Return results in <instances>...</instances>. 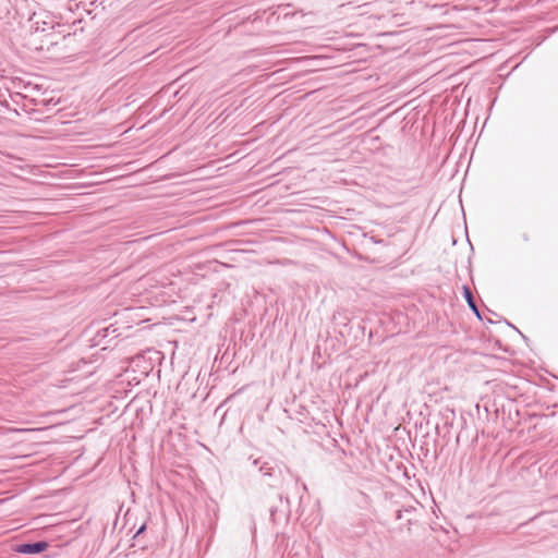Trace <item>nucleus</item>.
<instances>
[{
  "label": "nucleus",
  "instance_id": "nucleus-1",
  "mask_svg": "<svg viewBox=\"0 0 558 558\" xmlns=\"http://www.w3.org/2000/svg\"><path fill=\"white\" fill-rule=\"evenodd\" d=\"M248 461L253 470L258 472L264 478L267 480V484L275 487L277 483L282 478V469L280 464L270 457H250Z\"/></svg>",
  "mask_w": 558,
  "mask_h": 558
},
{
  "label": "nucleus",
  "instance_id": "nucleus-9",
  "mask_svg": "<svg viewBox=\"0 0 558 558\" xmlns=\"http://www.w3.org/2000/svg\"><path fill=\"white\" fill-rule=\"evenodd\" d=\"M403 517H404L403 508H402V509H398V510L396 511V519H397V520H401Z\"/></svg>",
  "mask_w": 558,
  "mask_h": 558
},
{
  "label": "nucleus",
  "instance_id": "nucleus-2",
  "mask_svg": "<svg viewBox=\"0 0 558 558\" xmlns=\"http://www.w3.org/2000/svg\"><path fill=\"white\" fill-rule=\"evenodd\" d=\"M15 87L16 88H22L24 89L25 92L29 93V94H23L21 92H16L14 93L13 95H11V98L12 100L16 104V105H20L21 100H24V102L22 104L21 108L22 110L28 112L31 110H33V108H31L29 106H48L50 104L52 105H57V102H53V99H46V98H36V97H33L31 94L35 90H39V86L36 85V84H32L31 82H24L22 80H20L17 83H14Z\"/></svg>",
  "mask_w": 558,
  "mask_h": 558
},
{
  "label": "nucleus",
  "instance_id": "nucleus-5",
  "mask_svg": "<svg viewBox=\"0 0 558 558\" xmlns=\"http://www.w3.org/2000/svg\"><path fill=\"white\" fill-rule=\"evenodd\" d=\"M48 546L49 543L47 541L21 543L15 545L14 551L23 555H38L45 551Z\"/></svg>",
  "mask_w": 558,
  "mask_h": 558
},
{
  "label": "nucleus",
  "instance_id": "nucleus-10",
  "mask_svg": "<svg viewBox=\"0 0 558 558\" xmlns=\"http://www.w3.org/2000/svg\"><path fill=\"white\" fill-rule=\"evenodd\" d=\"M507 325L510 326V328H513L514 330H517L523 338H525L518 329L517 327H514L512 324H510L509 322H507Z\"/></svg>",
  "mask_w": 558,
  "mask_h": 558
},
{
  "label": "nucleus",
  "instance_id": "nucleus-4",
  "mask_svg": "<svg viewBox=\"0 0 558 558\" xmlns=\"http://www.w3.org/2000/svg\"><path fill=\"white\" fill-rule=\"evenodd\" d=\"M121 335L119 331V328L114 325H109L105 328L99 329L96 335L93 337L92 345L98 347L104 345V349L107 348V344H109L112 340L118 338Z\"/></svg>",
  "mask_w": 558,
  "mask_h": 558
},
{
  "label": "nucleus",
  "instance_id": "nucleus-7",
  "mask_svg": "<svg viewBox=\"0 0 558 558\" xmlns=\"http://www.w3.org/2000/svg\"><path fill=\"white\" fill-rule=\"evenodd\" d=\"M147 529V524L146 522H143L140 527L136 530L135 534L133 535V538H136L137 536H140L141 534H143Z\"/></svg>",
  "mask_w": 558,
  "mask_h": 558
},
{
  "label": "nucleus",
  "instance_id": "nucleus-11",
  "mask_svg": "<svg viewBox=\"0 0 558 558\" xmlns=\"http://www.w3.org/2000/svg\"><path fill=\"white\" fill-rule=\"evenodd\" d=\"M372 240L376 244L383 243V240L375 239V236H372Z\"/></svg>",
  "mask_w": 558,
  "mask_h": 558
},
{
  "label": "nucleus",
  "instance_id": "nucleus-6",
  "mask_svg": "<svg viewBox=\"0 0 558 558\" xmlns=\"http://www.w3.org/2000/svg\"><path fill=\"white\" fill-rule=\"evenodd\" d=\"M462 290H463V298H464L465 302L468 303L470 310L473 312V314L477 318L482 319L480 310L476 305V302H475V299L473 296L471 289L468 286H463Z\"/></svg>",
  "mask_w": 558,
  "mask_h": 558
},
{
  "label": "nucleus",
  "instance_id": "nucleus-8",
  "mask_svg": "<svg viewBox=\"0 0 558 558\" xmlns=\"http://www.w3.org/2000/svg\"><path fill=\"white\" fill-rule=\"evenodd\" d=\"M403 511L407 514H411L412 512L416 511V508L413 506H409V507L403 508Z\"/></svg>",
  "mask_w": 558,
  "mask_h": 558
},
{
  "label": "nucleus",
  "instance_id": "nucleus-3",
  "mask_svg": "<svg viewBox=\"0 0 558 558\" xmlns=\"http://www.w3.org/2000/svg\"><path fill=\"white\" fill-rule=\"evenodd\" d=\"M276 496L278 498L277 504L269 507L270 519L276 524L288 522L291 514L290 500L281 493H277Z\"/></svg>",
  "mask_w": 558,
  "mask_h": 558
}]
</instances>
